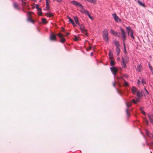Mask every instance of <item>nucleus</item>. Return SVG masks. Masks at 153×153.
Masks as SVG:
<instances>
[{"label": "nucleus", "mask_w": 153, "mask_h": 153, "mask_svg": "<svg viewBox=\"0 0 153 153\" xmlns=\"http://www.w3.org/2000/svg\"><path fill=\"white\" fill-rule=\"evenodd\" d=\"M118 79H122L124 81V83H123V85L125 86H128V82L126 81L124 79H123L122 77H120L118 78Z\"/></svg>", "instance_id": "obj_14"}, {"label": "nucleus", "mask_w": 153, "mask_h": 153, "mask_svg": "<svg viewBox=\"0 0 153 153\" xmlns=\"http://www.w3.org/2000/svg\"><path fill=\"white\" fill-rule=\"evenodd\" d=\"M144 138L145 139L146 142V143H147V145L148 146H149V144H148V143H147V140H146V138L145 137V136H144Z\"/></svg>", "instance_id": "obj_50"}, {"label": "nucleus", "mask_w": 153, "mask_h": 153, "mask_svg": "<svg viewBox=\"0 0 153 153\" xmlns=\"http://www.w3.org/2000/svg\"><path fill=\"white\" fill-rule=\"evenodd\" d=\"M74 40L75 41H77L78 40V38L76 36H74Z\"/></svg>", "instance_id": "obj_40"}, {"label": "nucleus", "mask_w": 153, "mask_h": 153, "mask_svg": "<svg viewBox=\"0 0 153 153\" xmlns=\"http://www.w3.org/2000/svg\"><path fill=\"white\" fill-rule=\"evenodd\" d=\"M39 12H38L39 15V16H41L42 15V13L41 10H39Z\"/></svg>", "instance_id": "obj_41"}, {"label": "nucleus", "mask_w": 153, "mask_h": 153, "mask_svg": "<svg viewBox=\"0 0 153 153\" xmlns=\"http://www.w3.org/2000/svg\"><path fill=\"white\" fill-rule=\"evenodd\" d=\"M144 90L146 91V93L148 94H149V92L147 91V90L145 88H144Z\"/></svg>", "instance_id": "obj_49"}, {"label": "nucleus", "mask_w": 153, "mask_h": 153, "mask_svg": "<svg viewBox=\"0 0 153 153\" xmlns=\"http://www.w3.org/2000/svg\"><path fill=\"white\" fill-rule=\"evenodd\" d=\"M122 59L121 65L123 68H126V64L128 63L129 61V57L125 55L122 57Z\"/></svg>", "instance_id": "obj_2"}, {"label": "nucleus", "mask_w": 153, "mask_h": 153, "mask_svg": "<svg viewBox=\"0 0 153 153\" xmlns=\"http://www.w3.org/2000/svg\"><path fill=\"white\" fill-rule=\"evenodd\" d=\"M144 120L145 121L147 125H148V123H149L148 120H147L146 119H145Z\"/></svg>", "instance_id": "obj_42"}, {"label": "nucleus", "mask_w": 153, "mask_h": 153, "mask_svg": "<svg viewBox=\"0 0 153 153\" xmlns=\"http://www.w3.org/2000/svg\"><path fill=\"white\" fill-rule=\"evenodd\" d=\"M137 2L139 4V5L143 7H146V5L144 3L141 2L140 0H138L137 1Z\"/></svg>", "instance_id": "obj_22"}, {"label": "nucleus", "mask_w": 153, "mask_h": 153, "mask_svg": "<svg viewBox=\"0 0 153 153\" xmlns=\"http://www.w3.org/2000/svg\"><path fill=\"white\" fill-rule=\"evenodd\" d=\"M150 146L153 148V143H151L150 144Z\"/></svg>", "instance_id": "obj_52"}, {"label": "nucleus", "mask_w": 153, "mask_h": 153, "mask_svg": "<svg viewBox=\"0 0 153 153\" xmlns=\"http://www.w3.org/2000/svg\"><path fill=\"white\" fill-rule=\"evenodd\" d=\"M69 33L66 32V36H68V35H69Z\"/></svg>", "instance_id": "obj_55"}, {"label": "nucleus", "mask_w": 153, "mask_h": 153, "mask_svg": "<svg viewBox=\"0 0 153 153\" xmlns=\"http://www.w3.org/2000/svg\"><path fill=\"white\" fill-rule=\"evenodd\" d=\"M148 116L150 122L153 125V114H148Z\"/></svg>", "instance_id": "obj_9"}, {"label": "nucleus", "mask_w": 153, "mask_h": 153, "mask_svg": "<svg viewBox=\"0 0 153 153\" xmlns=\"http://www.w3.org/2000/svg\"><path fill=\"white\" fill-rule=\"evenodd\" d=\"M57 36L60 39V41L62 43H64L65 41V39L63 38L64 36L61 33H59Z\"/></svg>", "instance_id": "obj_5"}, {"label": "nucleus", "mask_w": 153, "mask_h": 153, "mask_svg": "<svg viewBox=\"0 0 153 153\" xmlns=\"http://www.w3.org/2000/svg\"><path fill=\"white\" fill-rule=\"evenodd\" d=\"M22 2V5L23 7H26V9H28V5L27 4L26 2L24 1L23 0H21Z\"/></svg>", "instance_id": "obj_17"}, {"label": "nucleus", "mask_w": 153, "mask_h": 153, "mask_svg": "<svg viewBox=\"0 0 153 153\" xmlns=\"http://www.w3.org/2000/svg\"><path fill=\"white\" fill-rule=\"evenodd\" d=\"M141 113L142 114H144V115L146 114L145 112L143 111H141Z\"/></svg>", "instance_id": "obj_48"}, {"label": "nucleus", "mask_w": 153, "mask_h": 153, "mask_svg": "<svg viewBox=\"0 0 153 153\" xmlns=\"http://www.w3.org/2000/svg\"><path fill=\"white\" fill-rule=\"evenodd\" d=\"M22 11H23V12H27L26 11H25L24 10V9H23V8H22Z\"/></svg>", "instance_id": "obj_61"}, {"label": "nucleus", "mask_w": 153, "mask_h": 153, "mask_svg": "<svg viewBox=\"0 0 153 153\" xmlns=\"http://www.w3.org/2000/svg\"><path fill=\"white\" fill-rule=\"evenodd\" d=\"M110 69L113 74L114 75L116 74L118 71L117 68L115 66L111 67L110 68Z\"/></svg>", "instance_id": "obj_4"}, {"label": "nucleus", "mask_w": 153, "mask_h": 153, "mask_svg": "<svg viewBox=\"0 0 153 153\" xmlns=\"http://www.w3.org/2000/svg\"><path fill=\"white\" fill-rule=\"evenodd\" d=\"M137 68H138V72H140L141 71L142 68V67L141 65H138L137 66Z\"/></svg>", "instance_id": "obj_27"}, {"label": "nucleus", "mask_w": 153, "mask_h": 153, "mask_svg": "<svg viewBox=\"0 0 153 153\" xmlns=\"http://www.w3.org/2000/svg\"><path fill=\"white\" fill-rule=\"evenodd\" d=\"M137 95L139 98H140L143 96V94L141 92L138 91L137 92Z\"/></svg>", "instance_id": "obj_19"}, {"label": "nucleus", "mask_w": 153, "mask_h": 153, "mask_svg": "<svg viewBox=\"0 0 153 153\" xmlns=\"http://www.w3.org/2000/svg\"><path fill=\"white\" fill-rule=\"evenodd\" d=\"M30 22H31V23H34V21L33 20V19H32L30 21Z\"/></svg>", "instance_id": "obj_51"}, {"label": "nucleus", "mask_w": 153, "mask_h": 153, "mask_svg": "<svg viewBox=\"0 0 153 153\" xmlns=\"http://www.w3.org/2000/svg\"><path fill=\"white\" fill-rule=\"evenodd\" d=\"M113 86L114 87H115V82H114L113 83Z\"/></svg>", "instance_id": "obj_59"}, {"label": "nucleus", "mask_w": 153, "mask_h": 153, "mask_svg": "<svg viewBox=\"0 0 153 153\" xmlns=\"http://www.w3.org/2000/svg\"><path fill=\"white\" fill-rule=\"evenodd\" d=\"M110 31L111 33L114 36H116L117 37H120V36H119L118 35V34H120V32H115L112 29H111Z\"/></svg>", "instance_id": "obj_7"}, {"label": "nucleus", "mask_w": 153, "mask_h": 153, "mask_svg": "<svg viewBox=\"0 0 153 153\" xmlns=\"http://www.w3.org/2000/svg\"><path fill=\"white\" fill-rule=\"evenodd\" d=\"M116 53L117 56H119L120 52V48H116Z\"/></svg>", "instance_id": "obj_24"}, {"label": "nucleus", "mask_w": 153, "mask_h": 153, "mask_svg": "<svg viewBox=\"0 0 153 153\" xmlns=\"http://www.w3.org/2000/svg\"><path fill=\"white\" fill-rule=\"evenodd\" d=\"M133 31L132 32H131L130 33L131 36L133 39H134V36L133 35Z\"/></svg>", "instance_id": "obj_36"}, {"label": "nucleus", "mask_w": 153, "mask_h": 153, "mask_svg": "<svg viewBox=\"0 0 153 153\" xmlns=\"http://www.w3.org/2000/svg\"><path fill=\"white\" fill-rule=\"evenodd\" d=\"M63 0H56V1L58 3H60L62 2Z\"/></svg>", "instance_id": "obj_46"}, {"label": "nucleus", "mask_w": 153, "mask_h": 153, "mask_svg": "<svg viewBox=\"0 0 153 153\" xmlns=\"http://www.w3.org/2000/svg\"><path fill=\"white\" fill-rule=\"evenodd\" d=\"M126 113L127 116L128 117H129L130 115V112L128 111V108H127L126 109Z\"/></svg>", "instance_id": "obj_29"}, {"label": "nucleus", "mask_w": 153, "mask_h": 153, "mask_svg": "<svg viewBox=\"0 0 153 153\" xmlns=\"http://www.w3.org/2000/svg\"><path fill=\"white\" fill-rule=\"evenodd\" d=\"M46 15L47 17H51L53 16L52 14L50 13H46Z\"/></svg>", "instance_id": "obj_30"}, {"label": "nucleus", "mask_w": 153, "mask_h": 153, "mask_svg": "<svg viewBox=\"0 0 153 153\" xmlns=\"http://www.w3.org/2000/svg\"><path fill=\"white\" fill-rule=\"evenodd\" d=\"M35 7L38 11L42 10V9L39 7V5L38 4L36 5Z\"/></svg>", "instance_id": "obj_34"}, {"label": "nucleus", "mask_w": 153, "mask_h": 153, "mask_svg": "<svg viewBox=\"0 0 153 153\" xmlns=\"http://www.w3.org/2000/svg\"><path fill=\"white\" fill-rule=\"evenodd\" d=\"M42 23L44 24H45L48 22L46 19H45L43 18H42Z\"/></svg>", "instance_id": "obj_28"}, {"label": "nucleus", "mask_w": 153, "mask_h": 153, "mask_svg": "<svg viewBox=\"0 0 153 153\" xmlns=\"http://www.w3.org/2000/svg\"><path fill=\"white\" fill-rule=\"evenodd\" d=\"M46 2L47 6L48 5H49V3L50 2V0H46Z\"/></svg>", "instance_id": "obj_37"}, {"label": "nucleus", "mask_w": 153, "mask_h": 153, "mask_svg": "<svg viewBox=\"0 0 153 153\" xmlns=\"http://www.w3.org/2000/svg\"><path fill=\"white\" fill-rule=\"evenodd\" d=\"M139 100H140V99L139 98L137 99L136 100V101H137V102H139Z\"/></svg>", "instance_id": "obj_56"}, {"label": "nucleus", "mask_w": 153, "mask_h": 153, "mask_svg": "<svg viewBox=\"0 0 153 153\" xmlns=\"http://www.w3.org/2000/svg\"><path fill=\"white\" fill-rule=\"evenodd\" d=\"M140 110L141 111H143V107H141L140 108Z\"/></svg>", "instance_id": "obj_57"}, {"label": "nucleus", "mask_w": 153, "mask_h": 153, "mask_svg": "<svg viewBox=\"0 0 153 153\" xmlns=\"http://www.w3.org/2000/svg\"><path fill=\"white\" fill-rule=\"evenodd\" d=\"M140 80H139V79H138L137 82V84L138 85H139L140 84Z\"/></svg>", "instance_id": "obj_44"}, {"label": "nucleus", "mask_w": 153, "mask_h": 153, "mask_svg": "<svg viewBox=\"0 0 153 153\" xmlns=\"http://www.w3.org/2000/svg\"><path fill=\"white\" fill-rule=\"evenodd\" d=\"M79 26L80 27H79V29L82 31V32L84 33H86V30L85 29V28L83 26Z\"/></svg>", "instance_id": "obj_13"}, {"label": "nucleus", "mask_w": 153, "mask_h": 153, "mask_svg": "<svg viewBox=\"0 0 153 153\" xmlns=\"http://www.w3.org/2000/svg\"><path fill=\"white\" fill-rule=\"evenodd\" d=\"M46 9L47 10H48L49 9V5H48L47 6V4H46Z\"/></svg>", "instance_id": "obj_43"}, {"label": "nucleus", "mask_w": 153, "mask_h": 153, "mask_svg": "<svg viewBox=\"0 0 153 153\" xmlns=\"http://www.w3.org/2000/svg\"><path fill=\"white\" fill-rule=\"evenodd\" d=\"M152 74H153V69L152 68V69H150Z\"/></svg>", "instance_id": "obj_53"}, {"label": "nucleus", "mask_w": 153, "mask_h": 153, "mask_svg": "<svg viewBox=\"0 0 153 153\" xmlns=\"http://www.w3.org/2000/svg\"><path fill=\"white\" fill-rule=\"evenodd\" d=\"M108 55L109 56V59L113 58V54L112 53H111V52L110 51H109Z\"/></svg>", "instance_id": "obj_31"}, {"label": "nucleus", "mask_w": 153, "mask_h": 153, "mask_svg": "<svg viewBox=\"0 0 153 153\" xmlns=\"http://www.w3.org/2000/svg\"><path fill=\"white\" fill-rule=\"evenodd\" d=\"M131 101L134 104H136L137 103L136 101L134 99H132L131 100Z\"/></svg>", "instance_id": "obj_38"}, {"label": "nucleus", "mask_w": 153, "mask_h": 153, "mask_svg": "<svg viewBox=\"0 0 153 153\" xmlns=\"http://www.w3.org/2000/svg\"><path fill=\"white\" fill-rule=\"evenodd\" d=\"M146 134L147 135V136L150 138H152L153 137V134L151 133H150L149 131H148V130H146Z\"/></svg>", "instance_id": "obj_11"}, {"label": "nucleus", "mask_w": 153, "mask_h": 153, "mask_svg": "<svg viewBox=\"0 0 153 153\" xmlns=\"http://www.w3.org/2000/svg\"><path fill=\"white\" fill-rule=\"evenodd\" d=\"M103 40L106 42H108V35L102 36Z\"/></svg>", "instance_id": "obj_20"}, {"label": "nucleus", "mask_w": 153, "mask_h": 153, "mask_svg": "<svg viewBox=\"0 0 153 153\" xmlns=\"http://www.w3.org/2000/svg\"><path fill=\"white\" fill-rule=\"evenodd\" d=\"M120 59V58H118V57L117 58V60H119Z\"/></svg>", "instance_id": "obj_63"}, {"label": "nucleus", "mask_w": 153, "mask_h": 153, "mask_svg": "<svg viewBox=\"0 0 153 153\" xmlns=\"http://www.w3.org/2000/svg\"><path fill=\"white\" fill-rule=\"evenodd\" d=\"M112 16L115 21L117 22H120L121 21V19L117 15L116 13L113 14Z\"/></svg>", "instance_id": "obj_6"}, {"label": "nucleus", "mask_w": 153, "mask_h": 153, "mask_svg": "<svg viewBox=\"0 0 153 153\" xmlns=\"http://www.w3.org/2000/svg\"><path fill=\"white\" fill-rule=\"evenodd\" d=\"M108 30L106 29H104V30L102 31V36L108 35Z\"/></svg>", "instance_id": "obj_23"}, {"label": "nucleus", "mask_w": 153, "mask_h": 153, "mask_svg": "<svg viewBox=\"0 0 153 153\" xmlns=\"http://www.w3.org/2000/svg\"><path fill=\"white\" fill-rule=\"evenodd\" d=\"M91 56H92L93 55V52H91Z\"/></svg>", "instance_id": "obj_60"}, {"label": "nucleus", "mask_w": 153, "mask_h": 153, "mask_svg": "<svg viewBox=\"0 0 153 153\" xmlns=\"http://www.w3.org/2000/svg\"><path fill=\"white\" fill-rule=\"evenodd\" d=\"M13 7H14L16 9H19V8L18 7V4L16 2L13 3Z\"/></svg>", "instance_id": "obj_25"}, {"label": "nucleus", "mask_w": 153, "mask_h": 153, "mask_svg": "<svg viewBox=\"0 0 153 153\" xmlns=\"http://www.w3.org/2000/svg\"><path fill=\"white\" fill-rule=\"evenodd\" d=\"M91 48H91V47H88V49H88V50H90L91 49Z\"/></svg>", "instance_id": "obj_54"}, {"label": "nucleus", "mask_w": 153, "mask_h": 153, "mask_svg": "<svg viewBox=\"0 0 153 153\" xmlns=\"http://www.w3.org/2000/svg\"><path fill=\"white\" fill-rule=\"evenodd\" d=\"M71 3L76 7H80L82 9V10L80 11L82 13L86 14H88L89 12L88 10L84 9L83 8V7L81 4L78 3L75 1H72Z\"/></svg>", "instance_id": "obj_1"}, {"label": "nucleus", "mask_w": 153, "mask_h": 153, "mask_svg": "<svg viewBox=\"0 0 153 153\" xmlns=\"http://www.w3.org/2000/svg\"><path fill=\"white\" fill-rule=\"evenodd\" d=\"M97 0H88V1L92 4H94L96 2Z\"/></svg>", "instance_id": "obj_32"}, {"label": "nucleus", "mask_w": 153, "mask_h": 153, "mask_svg": "<svg viewBox=\"0 0 153 153\" xmlns=\"http://www.w3.org/2000/svg\"><path fill=\"white\" fill-rule=\"evenodd\" d=\"M137 89L136 87H132L131 88V91L132 92V93L135 94H136L137 92Z\"/></svg>", "instance_id": "obj_21"}, {"label": "nucleus", "mask_w": 153, "mask_h": 153, "mask_svg": "<svg viewBox=\"0 0 153 153\" xmlns=\"http://www.w3.org/2000/svg\"><path fill=\"white\" fill-rule=\"evenodd\" d=\"M64 29L63 28L62 30V31H64Z\"/></svg>", "instance_id": "obj_64"}, {"label": "nucleus", "mask_w": 153, "mask_h": 153, "mask_svg": "<svg viewBox=\"0 0 153 153\" xmlns=\"http://www.w3.org/2000/svg\"><path fill=\"white\" fill-rule=\"evenodd\" d=\"M68 19L70 22L71 23L73 26H76V25L75 24L73 20L71 18L69 17H68Z\"/></svg>", "instance_id": "obj_16"}, {"label": "nucleus", "mask_w": 153, "mask_h": 153, "mask_svg": "<svg viewBox=\"0 0 153 153\" xmlns=\"http://www.w3.org/2000/svg\"><path fill=\"white\" fill-rule=\"evenodd\" d=\"M123 76L125 77H126V78H128V75H127V74H124Z\"/></svg>", "instance_id": "obj_45"}, {"label": "nucleus", "mask_w": 153, "mask_h": 153, "mask_svg": "<svg viewBox=\"0 0 153 153\" xmlns=\"http://www.w3.org/2000/svg\"><path fill=\"white\" fill-rule=\"evenodd\" d=\"M148 65H149V67L150 69H152V66L150 65V64L149 63H148Z\"/></svg>", "instance_id": "obj_47"}, {"label": "nucleus", "mask_w": 153, "mask_h": 153, "mask_svg": "<svg viewBox=\"0 0 153 153\" xmlns=\"http://www.w3.org/2000/svg\"><path fill=\"white\" fill-rule=\"evenodd\" d=\"M126 30L127 32L128 35H129L130 33L131 32L133 31V30L131 28L130 26L126 27Z\"/></svg>", "instance_id": "obj_12"}, {"label": "nucleus", "mask_w": 153, "mask_h": 153, "mask_svg": "<svg viewBox=\"0 0 153 153\" xmlns=\"http://www.w3.org/2000/svg\"><path fill=\"white\" fill-rule=\"evenodd\" d=\"M120 29L121 31V34L122 35L121 38H122V41L123 42V47L125 49V41H126V32L123 30V29L121 27H120Z\"/></svg>", "instance_id": "obj_3"}, {"label": "nucleus", "mask_w": 153, "mask_h": 153, "mask_svg": "<svg viewBox=\"0 0 153 153\" xmlns=\"http://www.w3.org/2000/svg\"><path fill=\"white\" fill-rule=\"evenodd\" d=\"M109 59L110 60V65L112 66V67L114 66L115 65V63L114 61V57Z\"/></svg>", "instance_id": "obj_10"}, {"label": "nucleus", "mask_w": 153, "mask_h": 153, "mask_svg": "<svg viewBox=\"0 0 153 153\" xmlns=\"http://www.w3.org/2000/svg\"><path fill=\"white\" fill-rule=\"evenodd\" d=\"M50 39L51 41H56V35L53 33H52L50 36Z\"/></svg>", "instance_id": "obj_8"}, {"label": "nucleus", "mask_w": 153, "mask_h": 153, "mask_svg": "<svg viewBox=\"0 0 153 153\" xmlns=\"http://www.w3.org/2000/svg\"><path fill=\"white\" fill-rule=\"evenodd\" d=\"M141 83L143 85L144 84H146V82L145 81V79L144 78H143L141 80Z\"/></svg>", "instance_id": "obj_33"}, {"label": "nucleus", "mask_w": 153, "mask_h": 153, "mask_svg": "<svg viewBox=\"0 0 153 153\" xmlns=\"http://www.w3.org/2000/svg\"><path fill=\"white\" fill-rule=\"evenodd\" d=\"M27 14L28 15V18L27 19V21L28 22H30V21L32 19L30 17V13L28 12Z\"/></svg>", "instance_id": "obj_26"}, {"label": "nucleus", "mask_w": 153, "mask_h": 153, "mask_svg": "<svg viewBox=\"0 0 153 153\" xmlns=\"http://www.w3.org/2000/svg\"><path fill=\"white\" fill-rule=\"evenodd\" d=\"M124 53H126V49L125 48V49L124 48Z\"/></svg>", "instance_id": "obj_58"}, {"label": "nucleus", "mask_w": 153, "mask_h": 153, "mask_svg": "<svg viewBox=\"0 0 153 153\" xmlns=\"http://www.w3.org/2000/svg\"><path fill=\"white\" fill-rule=\"evenodd\" d=\"M74 19L76 23V24L78 25L79 26H80V25L79 23V21L77 17L76 16H74Z\"/></svg>", "instance_id": "obj_15"}, {"label": "nucleus", "mask_w": 153, "mask_h": 153, "mask_svg": "<svg viewBox=\"0 0 153 153\" xmlns=\"http://www.w3.org/2000/svg\"><path fill=\"white\" fill-rule=\"evenodd\" d=\"M119 85L120 87H121V84H120V83H119Z\"/></svg>", "instance_id": "obj_62"}, {"label": "nucleus", "mask_w": 153, "mask_h": 153, "mask_svg": "<svg viewBox=\"0 0 153 153\" xmlns=\"http://www.w3.org/2000/svg\"><path fill=\"white\" fill-rule=\"evenodd\" d=\"M87 15L88 16L89 18L91 19H92V17H91V16H90V14H89V12L88 13V14H87Z\"/></svg>", "instance_id": "obj_39"}, {"label": "nucleus", "mask_w": 153, "mask_h": 153, "mask_svg": "<svg viewBox=\"0 0 153 153\" xmlns=\"http://www.w3.org/2000/svg\"><path fill=\"white\" fill-rule=\"evenodd\" d=\"M114 43L115 45L116 46V48H120V45L119 44L118 41H116V40H115L114 41Z\"/></svg>", "instance_id": "obj_18"}, {"label": "nucleus", "mask_w": 153, "mask_h": 153, "mask_svg": "<svg viewBox=\"0 0 153 153\" xmlns=\"http://www.w3.org/2000/svg\"><path fill=\"white\" fill-rule=\"evenodd\" d=\"M126 106L128 107L129 106H130L131 105V102H128V103H127V102L126 103Z\"/></svg>", "instance_id": "obj_35"}]
</instances>
